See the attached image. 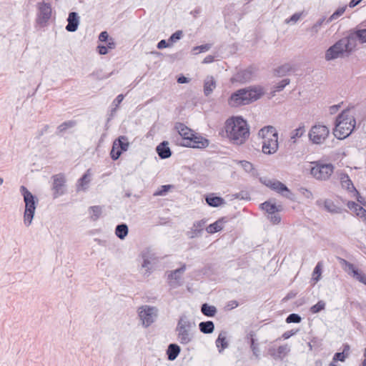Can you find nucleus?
Wrapping results in <instances>:
<instances>
[{
    "instance_id": "1",
    "label": "nucleus",
    "mask_w": 366,
    "mask_h": 366,
    "mask_svg": "<svg viewBox=\"0 0 366 366\" xmlns=\"http://www.w3.org/2000/svg\"><path fill=\"white\" fill-rule=\"evenodd\" d=\"M227 137L234 144H244L249 136V129L246 120L242 117H232L225 122Z\"/></svg>"
},
{
    "instance_id": "2",
    "label": "nucleus",
    "mask_w": 366,
    "mask_h": 366,
    "mask_svg": "<svg viewBox=\"0 0 366 366\" xmlns=\"http://www.w3.org/2000/svg\"><path fill=\"white\" fill-rule=\"evenodd\" d=\"M264 94L261 87H247L240 89L232 93L228 99V104L231 107L249 104L259 99Z\"/></svg>"
},
{
    "instance_id": "3",
    "label": "nucleus",
    "mask_w": 366,
    "mask_h": 366,
    "mask_svg": "<svg viewBox=\"0 0 366 366\" xmlns=\"http://www.w3.org/2000/svg\"><path fill=\"white\" fill-rule=\"evenodd\" d=\"M355 127V118L349 115V111L345 110L336 118L333 134L338 139H343L352 133Z\"/></svg>"
},
{
    "instance_id": "4",
    "label": "nucleus",
    "mask_w": 366,
    "mask_h": 366,
    "mask_svg": "<svg viewBox=\"0 0 366 366\" xmlns=\"http://www.w3.org/2000/svg\"><path fill=\"white\" fill-rule=\"evenodd\" d=\"M258 135L263 139L262 150L264 154H272L277 151L279 147L278 132L275 127H264L259 131Z\"/></svg>"
},
{
    "instance_id": "5",
    "label": "nucleus",
    "mask_w": 366,
    "mask_h": 366,
    "mask_svg": "<svg viewBox=\"0 0 366 366\" xmlns=\"http://www.w3.org/2000/svg\"><path fill=\"white\" fill-rule=\"evenodd\" d=\"M20 192L23 196L25 203L24 212V224L26 227H29L34 219L35 211L38 204V199L34 196L25 186L20 187Z\"/></svg>"
},
{
    "instance_id": "6",
    "label": "nucleus",
    "mask_w": 366,
    "mask_h": 366,
    "mask_svg": "<svg viewBox=\"0 0 366 366\" xmlns=\"http://www.w3.org/2000/svg\"><path fill=\"white\" fill-rule=\"evenodd\" d=\"M195 326V323L190 321L187 316L184 315L180 316L175 328L177 340L180 344L187 345L192 341L194 338L192 330Z\"/></svg>"
},
{
    "instance_id": "7",
    "label": "nucleus",
    "mask_w": 366,
    "mask_h": 366,
    "mask_svg": "<svg viewBox=\"0 0 366 366\" xmlns=\"http://www.w3.org/2000/svg\"><path fill=\"white\" fill-rule=\"evenodd\" d=\"M353 51L347 37L342 38L329 47L325 52L327 61L333 60L342 56L345 53L350 54Z\"/></svg>"
},
{
    "instance_id": "8",
    "label": "nucleus",
    "mask_w": 366,
    "mask_h": 366,
    "mask_svg": "<svg viewBox=\"0 0 366 366\" xmlns=\"http://www.w3.org/2000/svg\"><path fill=\"white\" fill-rule=\"evenodd\" d=\"M330 130L325 125L316 124L309 131L308 137L315 144H322L327 138Z\"/></svg>"
},
{
    "instance_id": "9",
    "label": "nucleus",
    "mask_w": 366,
    "mask_h": 366,
    "mask_svg": "<svg viewBox=\"0 0 366 366\" xmlns=\"http://www.w3.org/2000/svg\"><path fill=\"white\" fill-rule=\"evenodd\" d=\"M259 182L262 184L269 187L272 190L280 194L283 197L287 199H292L291 196L292 195V194L291 191L285 184L282 183L281 182L274 179H269L267 177H260Z\"/></svg>"
},
{
    "instance_id": "10",
    "label": "nucleus",
    "mask_w": 366,
    "mask_h": 366,
    "mask_svg": "<svg viewBox=\"0 0 366 366\" xmlns=\"http://www.w3.org/2000/svg\"><path fill=\"white\" fill-rule=\"evenodd\" d=\"M138 312L142 325L148 327L155 321L158 310L155 307L144 305L139 308Z\"/></svg>"
},
{
    "instance_id": "11",
    "label": "nucleus",
    "mask_w": 366,
    "mask_h": 366,
    "mask_svg": "<svg viewBox=\"0 0 366 366\" xmlns=\"http://www.w3.org/2000/svg\"><path fill=\"white\" fill-rule=\"evenodd\" d=\"M332 164H316L311 168L310 174L317 179L326 180L333 173Z\"/></svg>"
},
{
    "instance_id": "12",
    "label": "nucleus",
    "mask_w": 366,
    "mask_h": 366,
    "mask_svg": "<svg viewBox=\"0 0 366 366\" xmlns=\"http://www.w3.org/2000/svg\"><path fill=\"white\" fill-rule=\"evenodd\" d=\"M342 269L353 278L366 285V275L355 267V265L343 258H338Z\"/></svg>"
},
{
    "instance_id": "13",
    "label": "nucleus",
    "mask_w": 366,
    "mask_h": 366,
    "mask_svg": "<svg viewBox=\"0 0 366 366\" xmlns=\"http://www.w3.org/2000/svg\"><path fill=\"white\" fill-rule=\"evenodd\" d=\"M141 256L143 259L142 269H145L144 275L148 277L152 273V264L157 262L158 257L155 252L150 248H147L143 250L141 253Z\"/></svg>"
},
{
    "instance_id": "14",
    "label": "nucleus",
    "mask_w": 366,
    "mask_h": 366,
    "mask_svg": "<svg viewBox=\"0 0 366 366\" xmlns=\"http://www.w3.org/2000/svg\"><path fill=\"white\" fill-rule=\"evenodd\" d=\"M52 179V190L54 191L53 197L54 199H56L64 194L66 179L64 175L61 173L54 175Z\"/></svg>"
},
{
    "instance_id": "15",
    "label": "nucleus",
    "mask_w": 366,
    "mask_h": 366,
    "mask_svg": "<svg viewBox=\"0 0 366 366\" xmlns=\"http://www.w3.org/2000/svg\"><path fill=\"white\" fill-rule=\"evenodd\" d=\"M255 71L256 69L254 67L249 66L238 71L232 76L231 80L232 82H239L241 84L248 82L253 79Z\"/></svg>"
},
{
    "instance_id": "16",
    "label": "nucleus",
    "mask_w": 366,
    "mask_h": 366,
    "mask_svg": "<svg viewBox=\"0 0 366 366\" xmlns=\"http://www.w3.org/2000/svg\"><path fill=\"white\" fill-rule=\"evenodd\" d=\"M209 142L207 139L194 134L187 142H179V144L186 147L198 149H204L208 147Z\"/></svg>"
},
{
    "instance_id": "17",
    "label": "nucleus",
    "mask_w": 366,
    "mask_h": 366,
    "mask_svg": "<svg viewBox=\"0 0 366 366\" xmlns=\"http://www.w3.org/2000/svg\"><path fill=\"white\" fill-rule=\"evenodd\" d=\"M347 37L350 43V46L354 49L356 47L357 41H359L360 43H366V29L350 30Z\"/></svg>"
},
{
    "instance_id": "18",
    "label": "nucleus",
    "mask_w": 366,
    "mask_h": 366,
    "mask_svg": "<svg viewBox=\"0 0 366 366\" xmlns=\"http://www.w3.org/2000/svg\"><path fill=\"white\" fill-rule=\"evenodd\" d=\"M38 21L40 24L46 23L51 16V6L44 1L38 3Z\"/></svg>"
},
{
    "instance_id": "19",
    "label": "nucleus",
    "mask_w": 366,
    "mask_h": 366,
    "mask_svg": "<svg viewBox=\"0 0 366 366\" xmlns=\"http://www.w3.org/2000/svg\"><path fill=\"white\" fill-rule=\"evenodd\" d=\"M186 270V264H184L181 267L171 271L168 274L169 284L171 287L175 288L182 284V274Z\"/></svg>"
},
{
    "instance_id": "20",
    "label": "nucleus",
    "mask_w": 366,
    "mask_h": 366,
    "mask_svg": "<svg viewBox=\"0 0 366 366\" xmlns=\"http://www.w3.org/2000/svg\"><path fill=\"white\" fill-rule=\"evenodd\" d=\"M174 129L177 131L181 137L182 142H187L190 138L194 134L193 131L181 122H177Z\"/></svg>"
},
{
    "instance_id": "21",
    "label": "nucleus",
    "mask_w": 366,
    "mask_h": 366,
    "mask_svg": "<svg viewBox=\"0 0 366 366\" xmlns=\"http://www.w3.org/2000/svg\"><path fill=\"white\" fill-rule=\"evenodd\" d=\"M68 24L66 26V29L70 32H74L77 30L79 24V16L75 11H71L69 14L67 18Z\"/></svg>"
},
{
    "instance_id": "22",
    "label": "nucleus",
    "mask_w": 366,
    "mask_h": 366,
    "mask_svg": "<svg viewBox=\"0 0 366 366\" xmlns=\"http://www.w3.org/2000/svg\"><path fill=\"white\" fill-rule=\"evenodd\" d=\"M157 153L162 159L169 158L172 156V151L167 141L162 142L156 148Z\"/></svg>"
},
{
    "instance_id": "23",
    "label": "nucleus",
    "mask_w": 366,
    "mask_h": 366,
    "mask_svg": "<svg viewBox=\"0 0 366 366\" xmlns=\"http://www.w3.org/2000/svg\"><path fill=\"white\" fill-rule=\"evenodd\" d=\"M228 222V219L226 217H221L218 219L216 222L212 224H210L209 226L206 227V231L209 234H214L215 232L221 231L224 224Z\"/></svg>"
},
{
    "instance_id": "24",
    "label": "nucleus",
    "mask_w": 366,
    "mask_h": 366,
    "mask_svg": "<svg viewBox=\"0 0 366 366\" xmlns=\"http://www.w3.org/2000/svg\"><path fill=\"white\" fill-rule=\"evenodd\" d=\"M216 81L212 76H207L204 81V94L209 97L216 88Z\"/></svg>"
},
{
    "instance_id": "25",
    "label": "nucleus",
    "mask_w": 366,
    "mask_h": 366,
    "mask_svg": "<svg viewBox=\"0 0 366 366\" xmlns=\"http://www.w3.org/2000/svg\"><path fill=\"white\" fill-rule=\"evenodd\" d=\"M205 201L209 206L212 207H217L225 204V200L222 197L215 196L214 194L207 195Z\"/></svg>"
},
{
    "instance_id": "26",
    "label": "nucleus",
    "mask_w": 366,
    "mask_h": 366,
    "mask_svg": "<svg viewBox=\"0 0 366 366\" xmlns=\"http://www.w3.org/2000/svg\"><path fill=\"white\" fill-rule=\"evenodd\" d=\"M215 344L219 352H222L224 349L228 347L229 343L227 340V332H220L215 341Z\"/></svg>"
},
{
    "instance_id": "27",
    "label": "nucleus",
    "mask_w": 366,
    "mask_h": 366,
    "mask_svg": "<svg viewBox=\"0 0 366 366\" xmlns=\"http://www.w3.org/2000/svg\"><path fill=\"white\" fill-rule=\"evenodd\" d=\"M180 352L181 348L177 344H169L167 350V359L170 361L174 360L178 357Z\"/></svg>"
},
{
    "instance_id": "28",
    "label": "nucleus",
    "mask_w": 366,
    "mask_h": 366,
    "mask_svg": "<svg viewBox=\"0 0 366 366\" xmlns=\"http://www.w3.org/2000/svg\"><path fill=\"white\" fill-rule=\"evenodd\" d=\"M114 147L121 150L122 152L127 151L129 143L126 136H120L116 139L113 143Z\"/></svg>"
},
{
    "instance_id": "29",
    "label": "nucleus",
    "mask_w": 366,
    "mask_h": 366,
    "mask_svg": "<svg viewBox=\"0 0 366 366\" xmlns=\"http://www.w3.org/2000/svg\"><path fill=\"white\" fill-rule=\"evenodd\" d=\"M261 208L263 210H265L268 214H271L275 212H279L282 210V207L281 205H276L274 203H271L269 201H266L264 203L261 204Z\"/></svg>"
},
{
    "instance_id": "30",
    "label": "nucleus",
    "mask_w": 366,
    "mask_h": 366,
    "mask_svg": "<svg viewBox=\"0 0 366 366\" xmlns=\"http://www.w3.org/2000/svg\"><path fill=\"white\" fill-rule=\"evenodd\" d=\"M305 124L302 123L299 127L292 131L290 142L292 144H295L297 142V139L302 137L305 134Z\"/></svg>"
},
{
    "instance_id": "31",
    "label": "nucleus",
    "mask_w": 366,
    "mask_h": 366,
    "mask_svg": "<svg viewBox=\"0 0 366 366\" xmlns=\"http://www.w3.org/2000/svg\"><path fill=\"white\" fill-rule=\"evenodd\" d=\"M340 182L342 187L343 188L347 189L349 192H356L358 193L355 186L353 185L352 182L350 179L349 176L347 174H343L340 177Z\"/></svg>"
},
{
    "instance_id": "32",
    "label": "nucleus",
    "mask_w": 366,
    "mask_h": 366,
    "mask_svg": "<svg viewBox=\"0 0 366 366\" xmlns=\"http://www.w3.org/2000/svg\"><path fill=\"white\" fill-rule=\"evenodd\" d=\"M206 224V220L202 219L200 221L195 222L193 224L194 229L191 232V238H194L197 237H199L202 234L203 227H204Z\"/></svg>"
},
{
    "instance_id": "33",
    "label": "nucleus",
    "mask_w": 366,
    "mask_h": 366,
    "mask_svg": "<svg viewBox=\"0 0 366 366\" xmlns=\"http://www.w3.org/2000/svg\"><path fill=\"white\" fill-rule=\"evenodd\" d=\"M199 329L204 334H212L214 330V324L210 320L201 322L199 324Z\"/></svg>"
},
{
    "instance_id": "34",
    "label": "nucleus",
    "mask_w": 366,
    "mask_h": 366,
    "mask_svg": "<svg viewBox=\"0 0 366 366\" xmlns=\"http://www.w3.org/2000/svg\"><path fill=\"white\" fill-rule=\"evenodd\" d=\"M325 209L330 213L340 214L342 212V208L335 204L331 199H325L324 201Z\"/></svg>"
},
{
    "instance_id": "35",
    "label": "nucleus",
    "mask_w": 366,
    "mask_h": 366,
    "mask_svg": "<svg viewBox=\"0 0 366 366\" xmlns=\"http://www.w3.org/2000/svg\"><path fill=\"white\" fill-rule=\"evenodd\" d=\"M202 313L209 317L215 316L217 310L214 306L209 305L207 303H204L201 306Z\"/></svg>"
},
{
    "instance_id": "36",
    "label": "nucleus",
    "mask_w": 366,
    "mask_h": 366,
    "mask_svg": "<svg viewBox=\"0 0 366 366\" xmlns=\"http://www.w3.org/2000/svg\"><path fill=\"white\" fill-rule=\"evenodd\" d=\"M128 232V226L124 223L118 224L115 229V234L120 239H124L127 236Z\"/></svg>"
},
{
    "instance_id": "37",
    "label": "nucleus",
    "mask_w": 366,
    "mask_h": 366,
    "mask_svg": "<svg viewBox=\"0 0 366 366\" xmlns=\"http://www.w3.org/2000/svg\"><path fill=\"white\" fill-rule=\"evenodd\" d=\"M76 125V122L74 120H69L63 122L57 127L56 134L59 135L64 133L68 129L72 128Z\"/></svg>"
},
{
    "instance_id": "38",
    "label": "nucleus",
    "mask_w": 366,
    "mask_h": 366,
    "mask_svg": "<svg viewBox=\"0 0 366 366\" xmlns=\"http://www.w3.org/2000/svg\"><path fill=\"white\" fill-rule=\"evenodd\" d=\"M90 219L92 221H97L102 213V207L101 206H92L89 207Z\"/></svg>"
},
{
    "instance_id": "39",
    "label": "nucleus",
    "mask_w": 366,
    "mask_h": 366,
    "mask_svg": "<svg viewBox=\"0 0 366 366\" xmlns=\"http://www.w3.org/2000/svg\"><path fill=\"white\" fill-rule=\"evenodd\" d=\"M248 336H249L250 348L252 351L253 355L258 358L259 356V345L256 342V340L254 338V334L251 332Z\"/></svg>"
},
{
    "instance_id": "40",
    "label": "nucleus",
    "mask_w": 366,
    "mask_h": 366,
    "mask_svg": "<svg viewBox=\"0 0 366 366\" xmlns=\"http://www.w3.org/2000/svg\"><path fill=\"white\" fill-rule=\"evenodd\" d=\"M292 70V66L290 64H285L277 67L275 71V75L278 76H284Z\"/></svg>"
},
{
    "instance_id": "41",
    "label": "nucleus",
    "mask_w": 366,
    "mask_h": 366,
    "mask_svg": "<svg viewBox=\"0 0 366 366\" xmlns=\"http://www.w3.org/2000/svg\"><path fill=\"white\" fill-rule=\"evenodd\" d=\"M290 352V347L287 344L279 346L277 349L278 360H283Z\"/></svg>"
},
{
    "instance_id": "42",
    "label": "nucleus",
    "mask_w": 366,
    "mask_h": 366,
    "mask_svg": "<svg viewBox=\"0 0 366 366\" xmlns=\"http://www.w3.org/2000/svg\"><path fill=\"white\" fill-rule=\"evenodd\" d=\"M322 270V263L321 262H317L316 264L313 272H312V280L315 282H318L320 280L321 274Z\"/></svg>"
},
{
    "instance_id": "43",
    "label": "nucleus",
    "mask_w": 366,
    "mask_h": 366,
    "mask_svg": "<svg viewBox=\"0 0 366 366\" xmlns=\"http://www.w3.org/2000/svg\"><path fill=\"white\" fill-rule=\"evenodd\" d=\"M326 19L325 17H322L320 19L317 20V21L313 24L312 26H311L308 30L310 31L312 35H315L318 33L320 27L323 24V23L325 21Z\"/></svg>"
},
{
    "instance_id": "44",
    "label": "nucleus",
    "mask_w": 366,
    "mask_h": 366,
    "mask_svg": "<svg viewBox=\"0 0 366 366\" xmlns=\"http://www.w3.org/2000/svg\"><path fill=\"white\" fill-rule=\"evenodd\" d=\"M325 305H326V304L323 300H320L317 302V304L314 305L313 306H312L310 307V311L312 314L318 313V312H321L322 310H325Z\"/></svg>"
},
{
    "instance_id": "45",
    "label": "nucleus",
    "mask_w": 366,
    "mask_h": 366,
    "mask_svg": "<svg viewBox=\"0 0 366 366\" xmlns=\"http://www.w3.org/2000/svg\"><path fill=\"white\" fill-rule=\"evenodd\" d=\"M346 7H339L327 20V23H330L333 20L337 19L340 16H342L344 12L345 11Z\"/></svg>"
},
{
    "instance_id": "46",
    "label": "nucleus",
    "mask_w": 366,
    "mask_h": 366,
    "mask_svg": "<svg viewBox=\"0 0 366 366\" xmlns=\"http://www.w3.org/2000/svg\"><path fill=\"white\" fill-rule=\"evenodd\" d=\"M212 47V44H205L200 46H197L193 48V51L194 54H198L202 52L207 51Z\"/></svg>"
},
{
    "instance_id": "47",
    "label": "nucleus",
    "mask_w": 366,
    "mask_h": 366,
    "mask_svg": "<svg viewBox=\"0 0 366 366\" xmlns=\"http://www.w3.org/2000/svg\"><path fill=\"white\" fill-rule=\"evenodd\" d=\"M301 321L302 317L296 313L290 314L286 318L287 323H300Z\"/></svg>"
},
{
    "instance_id": "48",
    "label": "nucleus",
    "mask_w": 366,
    "mask_h": 366,
    "mask_svg": "<svg viewBox=\"0 0 366 366\" xmlns=\"http://www.w3.org/2000/svg\"><path fill=\"white\" fill-rule=\"evenodd\" d=\"M183 36V31L182 30H177L173 33L168 39V41L171 44L175 43L180 40Z\"/></svg>"
},
{
    "instance_id": "49",
    "label": "nucleus",
    "mask_w": 366,
    "mask_h": 366,
    "mask_svg": "<svg viewBox=\"0 0 366 366\" xmlns=\"http://www.w3.org/2000/svg\"><path fill=\"white\" fill-rule=\"evenodd\" d=\"M90 179L89 178V174L85 173L78 181L79 185L78 187H81L83 189H86V186L89 182Z\"/></svg>"
},
{
    "instance_id": "50",
    "label": "nucleus",
    "mask_w": 366,
    "mask_h": 366,
    "mask_svg": "<svg viewBox=\"0 0 366 366\" xmlns=\"http://www.w3.org/2000/svg\"><path fill=\"white\" fill-rule=\"evenodd\" d=\"M290 82V80L289 79H284L282 81H280L279 83L277 84L275 86V89L277 92L282 91L285 87L288 85Z\"/></svg>"
},
{
    "instance_id": "51",
    "label": "nucleus",
    "mask_w": 366,
    "mask_h": 366,
    "mask_svg": "<svg viewBox=\"0 0 366 366\" xmlns=\"http://www.w3.org/2000/svg\"><path fill=\"white\" fill-rule=\"evenodd\" d=\"M171 187H172V186L170 184L162 185L159 189V190L157 192H156L155 195H159V196L165 195L169 192V190L171 189Z\"/></svg>"
},
{
    "instance_id": "52",
    "label": "nucleus",
    "mask_w": 366,
    "mask_h": 366,
    "mask_svg": "<svg viewBox=\"0 0 366 366\" xmlns=\"http://www.w3.org/2000/svg\"><path fill=\"white\" fill-rule=\"evenodd\" d=\"M122 154V152L121 150H119V149H117V147H114V146H112V149L110 152V156L113 160H114V161L117 160Z\"/></svg>"
},
{
    "instance_id": "53",
    "label": "nucleus",
    "mask_w": 366,
    "mask_h": 366,
    "mask_svg": "<svg viewBox=\"0 0 366 366\" xmlns=\"http://www.w3.org/2000/svg\"><path fill=\"white\" fill-rule=\"evenodd\" d=\"M240 164H241L242 167H243V169L247 172H250L252 170L254 169L253 164L249 162L244 160V161H241Z\"/></svg>"
},
{
    "instance_id": "54",
    "label": "nucleus",
    "mask_w": 366,
    "mask_h": 366,
    "mask_svg": "<svg viewBox=\"0 0 366 366\" xmlns=\"http://www.w3.org/2000/svg\"><path fill=\"white\" fill-rule=\"evenodd\" d=\"M346 357H347V355L344 353V352H336L334 355L333 361L334 362H337V361L344 362L346 359Z\"/></svg>"
},
{
    "instance_id": "55",
    "label": "nucleus",
    "mask_w": 366,
    "mask_h": 366,
    "mask_svg": "<svg viewBox=\"0 0 366 366\" xmlns=\"http://www.w3.org/2000/svg\"><path fill=\"white\" fill-rule=\"evenodd\" d=\"M269 219L273 224H278L280 222L281 218L278 212H275L269 215Z\"/></svg>"
},
{
    "instance_id": "56",
    "label": "nucleus",
    "mask_w": 366,
    "mask_h": 366,
    "mask_svg": "<svg viewBox=\"0 0 366 366\" xmlns=\"http://www.w3.org/2000/svg\"><path fill=\"white\" fill-rule=\"evenodd\" d=\"M49 128V126L48 124H45L42 129L37 132L36 139H39L48 131Z\"/></svg>"
},
{
    "instance_id": "57",
    "label": "nucleus",
    "mask_w": 366,
    "mask_h": 366,
    "mask_svg": "<svg viewBox=\"0 0 366 366\" xmlns=\"http://www.w3.org/2000/svg\"><path fill=\"white\" fill-rule=\"evenodd\" d=\"M169 43L170 42L167 41L165 39H162L158 42L157 47L159 49H163L169 47L170 46Z\"/></svg>"
},
{
    "instance_id": "58",
    "label": "nucleus",
    "mask_w": 366,
    "mask_h": 366,
    "mask_svg": "<svg viewBox=\"0 0 366 366\" xmlns=\"http://www.w3.org/2000/svg\"><path fill=\"white\" fill-rule=\"evenodd\" d=\"M297 332V330H293L286 331L282 334V338L284 340L289 339L290 337L295 335Z\"/></svg>"
},
{
    "instance_id": "59",
    "label": "nucleus",
    "mask_w": 366,
    "mask_h": 366,
    "mask_svg": "<svg viewBox=\"0 0 366 366\" xmlns=\"http://www.w3.org/2000/svg\"><path fill=\"white\" fill-rule=\"evenodd\" d=\"M109 39V34L106 31H102L99 36V40L102 42H106Z\"/></svg>"
},
{
    "instance_id": "60",
    "label": "nucleus",
    "mask_w": 366,
    "mask_h": 366,
    "mask_svg": "<svg viewBox=\"0 0 366 366\" xmlns=\"http://www.w3.org/2000/svg\"><path fill=\"white\" fill-rule=\"evenodd\" d=\"M268 353L269 355L272 357L274 360H278L277 358V349L274 347H269L268 349Z\"/></svg>"
},
{
    "instance_id": "61",
    "label": "nucleus",
    "mask_w": 366,
    "mask_h": 366,
    "mask_svg": "<svg viewBox=\"0 0 366 366\" xmlns=\"http://www.w3.org/2000/svg\"><path fill=\"white\" fill-rule=\"evenodd\" d=\"M98 51L100 54H107L108 53V48L104 45H99L97 46Z\"/></svg>"
},
{
    "instance_id": "62",
    "label": "nucleus",
    "mask_w": 366,
    "mask_h": 366,
    "mask_svg": "<svg viewBox=\"0 0 366 366\" xmlns=\"http://www.w3.org/2000/svg\"><path fill=\"white\" fill-rule=\"evenodd\" d=\"M190 81V79L188 78V77H186L184 76V75H180L178 78H177V82L179 84H186V83H189Z\"/></svg>"
},
{
    "instance_id": "63",
    "label": "nucleus",
    "mask_w": 366,
    "mask_h": 366,
    "mask_svg": "<svg viewBox=\"0 0 366 366\" xmlns=\"http://www.w3.org/2000/svg\"><path fill=\"white\" fill-rule=\"evenodd\" d=\"M347 207L350 209H355V211H357L359 207H360V206L355 202L350 201L347 202Z\"/></svg>"
},
{
    "instance_id": "64",
    "label": "nucleus",
    "mask_w": 366,
    "mask_h": 366,
    "mask_svg": "<svg viewBox=\"0 0 366 366\" xmlns=\"http://www.w3.org/2000/svg\"><path fill=\"white\" fill-rule=\"evenodd\" d=\"M357 214L358 216H360L361 217H365L366 219V210L362 207H359Z\"/></svg>"
}]
</instances>
